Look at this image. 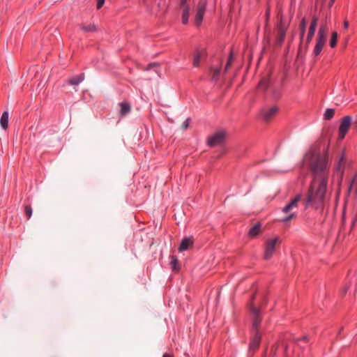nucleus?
<instances>
[{
	"mask_svg": "<svg viewBox=\"0 0 357 357\" xmlns=\"http://www.w3.org/2000/svg\"><path fill=\"white\" fill-rule=\"evenodd\" d=\"M193 245V241L191 238H185L182 240L178 248L179 252H183L190 248Z\"/></svg>",
	"mask_w": 357,
	"mask_h": 357,
	"instance_id": "f8f14e48",
	"label": "nucleus"
},
{
	"mask_svg": "<svg viewBox=\"0 0 357 357\" xmlns=\"http://www.w3.org/2000/svg\"><path fill=\"white\" fill-rule=\"evenodd\" d=\"M170 266L174 271H178L179 269L178 261L175 256L171 257Z\"/></svg>",
	"mask_w": 357,
	"mask_h": 357,
	"instance_id": "4be33fe9",
	"label": "nucleus"
},
{
	"mask_svg": "<svg viewBox=\"0 0 357 357\" xmlns=\"http://www.w3.org/2000/svg\"><path fill=\"white\" fill-rule=\"evenodd\" d=\"M235 59V55L233 53V52H230L229 56L228 58L227 62L226 63L225 68V72H227L229 68L231 67L233 61Z\"/></svg>",
	"mask_w": 357,
	"mask_h": 357,
	"instance_id": "412c9836",
	"label": "nucleus"
},
{
	"mask_svg": "<svg viewBox=\"0 0 357 357\" xmlns=\"http://www.w3.org/2000/svg\"><path fill=\"white\" fill-rule=\"evenodd\" d=\"M357 222V211L356 212L354 216L353 217L352 222H351V226L352 227L355 225L356 222Z\"/></svg>",
	"mask_w": 357,
	"mask_h": 357,
	"instance_id": "f704fd0d",
	"label": "nucleus"
},
{
	"mask_svg": "<svg viewBox=\"0 0 357 357\" xmlns=\"http://www.w3.org/2000/svg\"><path fill=\"white\" fill-rule=\"evenodd\" d=\"M328 31V28L326 22H324L321 25L319 30L318 31L317 43L313 51V54L315 56H317L322 51V49L326 41Z\"/></svg>",
	"mask_w": 357,
	"mask_h": 357,
	"instance_id": "7ed1b4c3",
	"label": "nucleus"
},
{
	"mask_svg": "<svg viewBox=\"0 0 357 357\" xmlns=\"http://www.w3.org/2000/svg\"><path fill=\"white\" fill-rule=\"evenodd\" d=\"M337 41V33L334 31L331 34V38L330 40V46L331 47H335L336 46Z\"/></svg>",
	"mask_w": 357,
	"mask_h": 357,
	"instance_id": "5701e85b",
	"label": "nucleus"
},
{
	"mask_svg": "<svg viewBox=\"0 0 357 357\" xmlns=\"http://www.w3.org/2000/svg\"><path fill=\"white\" fill-rule=\"evenodd\" d=\"M278 110V108L275 106L264 109L262 112L264 119L266 121H271L276 115Z\"/></svg>",
	"mask_w": 357,
	"mask_h": 357,
	"instance_id": "9b49d317",
	"label": "nucleus"
},
{
	"mask_svg": "<svg viewBox=\"0 0 357 357\" xmlns=\"http://www.w3.org/2000/svg\"><path fill=\"white\" fill-rule=\"evenodd\" d=\"M220 73V68L212 69L211 74H212L213 79H215V80L218 79Z\"/></svg>",
	"mask_w": 357,
	"mask_h": 357,
	"instance_id": "a878e982",
	"label": "nucleus"
},
{
	"mask_svg": "<svg viewBox=\"0 0 357 357\" xmlns=\"http://www.w3.org/2000/svg\"><path fill=\"white\" fill-rule=\"evenodd\" d=\"M269 87H271L270 78L268 77H263L258 85L259 90L265 91Z\"/></svg>",
	"mask_w": 357,
	"mask_h": 357,
	"instance_id": "4468645a",
	"label": "nucleus"
},
{
	"mask_svg": "<svg viewBox=\"0 0 357 357\" xmlns=\"http://www.w3.org/2000/svg\"><path fill=\"white\" fill-rule=\"evenodd\" d=\"M347 289H348V287H344V288L342 289V294H346Z\"/></svg>",
	"mask_w": 357,
	"mask_h": 357,
	"instance_id": "ea45409f",
	"label": "nucleus"
},
{
	"mask_svg": "<svg viewBox=\"0 0 357 357\" xmlns=\"http://www.w3.org/2000/svg\"><path fill=\"white\" fill-rule=\"evenodd\" d=\"M261 340V335L259 331H257L253 334V336L250 340L249 351H255L259 347Z\"/></svg>",
	"mask_w": 357,
	"mask_h": 357,
	"instance_id": "9d476101",
	"label": "nucleus"
},
{
	"mask_svg": "<svg viewBox=\"0 0 357 357\" xmlns=\"http://www.w3.org/2000/svg\"><path fill=\"white\" fill-rule=\"evenodd\" d=\"M120 107H121V114L123 116L128 114L130 111V106L129 104H128L126 102L120 103Z\"/></svg>",
	"mask_w": 357,
	"mask_h": 357,
	"instance_id": "aec40b11",
	"label": "nucleus"
},
{
	"mask_svg": "<svg viewBox=\"0 0 357 357\" xmlns=\"http://www.w3.org/2000/svg\"><path fill=\"white\" fill-rule=\"evenodd\" d=\"M287 29V25L281 21L278 27V34L276 37V43L278 45H280L282 43L286 35Z\"/></svg>",
	"mask_w": 357,
	"mask_h": 357,
	"instance_id": "1a4fd4ad",
	"label": "nucleus"
},
{
	"mask_svg": "<svg viewBox=\"0 0 357 357\" xmlns=\"http://www.w3.org/2000/svg\"><path fill=\"white\" fill-rule=\"evenodd\" d=\"M159 66V63H150L149 64V66H147V68H146V70H150L154 67H158Z\"/></svg>",
	"mask_w": 357,
	"mask_h": 357,
	"instance_id": "473e14b6",
	"label": "nucleus"
},
{
	"mask_svg": "<svg viewBox=\"0 0 357 357\" xmlns=\"http://www.w3.org/2000/svg\"><path fill=\"white\" fill-rule=\"evenodd\" d=\"M301 340H307V336H306V335H305V336H303V337L301 338Z\"/></svg>",
	"mask_w": 357,
	"mask_h": 357,
	"instance_id": "79ce46f5",
	"label": "nucleus"
},
{
	"mask_svg": "<svg viewBox=\"0 0 357 357\" xmlns=\"http://www.w3.org/2000/svg\"><path fill=\"white\" fill-rule=\"evenodd\" d=\"M105 0H97V8L100 9L104 4Z\"/></svg>",
	"mask_w": 357,
	"mask_h": 357,
	"instance_id": "72a5a7b5",
	"label": "nucleus"
},
{
	"mask_svg": "<svg viewBox=\"0 0 357 357\" xmlns=\"http://www.w3.org/2000/svg\"><path fill=\"white\" fill-rule=\"evenodd\" d=\"M317 20H318L317 17H313L312 21L310 24V29L316 31Z\"/></svg>",
	"mask_w": 357,
	"mask_h": 357,
	"instance_id": "7c9ffc66",
	"label": "nucleus"
},
{
	"mask_svg": "<svg viewBox=\"0 0 357 357\" xmlns=\"http://www.w3.org/2000/svg\"><path fill=\"white\" fill-rule=\"evenodd\" d=\"M207 6V0H199L195 15V23L197 26H199L203 20V16L205 13Z\"/></svg>",
	"mask_w": 357,
	"mask_h": 357,
	"instance_id": "0eeeda50",
	"label": "nucleus"
},
{
	"mask_svg": "<svg viewBox=\"0 0 357 357\" xmlns=\"http://www.w3.org/2000/svg\"><path fill=\"white\" fill-rule=\"evenodd\" d=\"M183 8V13H182V23L183 24H186L188 22V18L190 15V6H181Z\"/></svg>",
	"mask_w": 357,
	"mask_h": 357,
	"instance_id": "dca6fc26",
	"label": "nucleus"
},
{
	"mask_svg": "<svg viewBox=\"0 0 357 357\" xmlns=\"http://www.w3.org/2000/svg\"><path fill=\"white\" fill-rule=\"evenodd\" d=\"M300 27H301V38L302 39L303 36H304V34H305V27H306V22H305V20L304 19L301 21V23L300 24Z\"/></svg>",
	"mask_w": 357,
	"mask_h": 357,
	"instance_id": "cd10ccee",
	"label": "nucleus"
},
{
	"mask_svg": "<svg viewBox=\"0 0 357 357\" xmlns=\"http://www.w3.org/2000/svg\"><path fill=\"white\" fill-rule=\"evenodd\" d=\"M261 231V224H256L249 231V236L251 237L257 236Z\"/></svg>",
	"mask_w": 357,
	"mask_h": 357,
	"instance_id": "a211bd4d",
	"label": "nucleus"
},
{
	"mask_svg": "<svg viewBox=\"0 0 357 357\" xmlns=\"http://www.w3.org/2000/svg\"><path fill=\"white\" fill-rule=\"evenodd\" d=\"M348 26H349V22H348V21H347V20H345V21L344 22V29H347V28H348Z\"/></svg>",
	"mask_w": 357,
	"mask_h": 357,
	"instance_id": "4c0bfd02",
	"label": "nucleus"
},
{
	"mask_svg": "<svg viewBox=\"0 0 357 357\" xmlns=\"http://www.w3.org/2000/svg\"><path fill=\"white\" fill-rule=\"evenodd\" d=\"M280 243L279 237H274L267 240L265 244L264 259L268 260L272 257L276 248L280 245Z\"/></svg>",
	"mask_w": 357,
	"mask_h": 357,
	"instance_id": "20e7f679",
	"label": "nucleus"
},
{
	"mask_svg": "<svg viewBox=\"0 0 357 357\" xmlns=\"http://www.w3.org/2000/svg\"><path fill=\"white\" fill-rule=\"evenodd\" d=\"M226 136L227 133L225 131H218L208 138V146H215L222 144L225 141Z\"/></svg>",
	"mask_w": 357,
	"mask_h": 357,
	"instance_id": "39448f33",
	"label": "nucleus"
},
{
	"mask_svg": "<svg viewBox=\"0 0 357 357\" xmlns=\"http://www.w3.org/2000/svg\"><path fill=\"white\" fill-rule=\"evenodd\" d=\"M352 118L351 116H344L341 121L339 128V138L342 139L344 138L350 126L352 124Z\"/></svg>",
	"mask_w": 357,
	"mask_h": 357,
	"instance_id": "423d86ee",
	"label": "nucleus"
},
{
	"mask_svg": "<svg viewBox=\"0 0 357 357\" xmlns=\"http://www.w3.org/2000/svg\"><path fill=\"white\" fill-rule=\"evenodd\" d=\"M301 195H297L287 205L282 209V213L285 215L280 219V221L287 223L297 216V210L298 203L301 200Z\"/></svg>",
	"mask_w": 357,
	"mask_h": 357,
	"instance_id": "f03ea898",
	"label": "nucleus"
},
{
	"mask_svg": "<svg viewBox=\"0 0 357 357\" xmlns=\"http://www.w3.org/2000/svg\"><path fill=\"white\" fill-rule=\"evenodd\" d=\"M314 33H315L314 30H312V29H309V31H308V34H307V40H306L307 45H308L310 43L312 38H313V36L314 35Z\"/></svg>",
	"mask_w": 357,
	"mask_h": 357,
	"instance_id": "c85d7f7f",
	"label": "nucleus"
},
{
	"mask_svg": "<svg viewBox=\"0 0 357 357\" xmlns=\"http://www.w3.org/2000/svg\"><path fill=\"white\" fill-rule=\"evenodd\" d=\"M349 191H353L357 195V173L354 175L351 181Z\"/></svg>",
	"mask_w": 357,
	"mask_h": 357,
	"instance_id": "6ab92c4d",
	"label": "nucleus"
},
{
	"mask_svg": "<svg viewBox=\"0 0 357 357\" xmlns=\"http://www.w3.org/2000/svg\"><path fill=\"white\" fill-rule=\"evenodd\" d=\"M189 127V119H186L181 125L183 130L187 129Z\"/></svg>",
	"mask_w": 357,
	"mask_h": 357,
	"instance_id": "2f4dec72",
	"label": "nucleus"
},
{
	"mask_svg": "<svg viewBox=\"0 0 357 357\" xmlns=\"http://www.w3.org/2000/svg\"><path fill=\"white\" fill-rule=\"evenodd\" d=\"M24 212L26 215L27 216V218L29 219L32 215V208L31 207V206H25Z\"/></svg>",
	"mask_w": 357,
	"mask_h": 357,
	"instance_id": "c756f323",
	"label": "nucleus"
},
{
	"mask_svg": "<svg viewBox=\"0 0 357 357\" xmlns=\"http://www.w3.org/2000/svg\"><path fill=\"white\" fill-rule=\"evenodd\" d=\"M84 75L82 73L77 76L73 77L70 78L68 80V83L70 85L75 86H77L79 83H81L84 80Z\"/></svg>",
	"mask_w": 357,
	"mask_h": 357,
	"instance_id": "2eb2a0df",
	"label": "nucleus"
},
{
	"mask_svg": "<svg viewBox=\"0 0 357 357\" xmlns=\"http://www.w3.org/2000/svg\"><path fill=\"white\" fill-rule=\"evenodd\" d=\"M250 310L253 316L252 328L255 333V332L259 331V327L261 323V318L259 317L260 312L259 310L257 307L254 306L252 303L250 304Z\"/></svg>",
	"mask_w": 357,
	"mask_h": 357,
	"instance_id": "6e6552de",
	"label": "nucleus"
},
{
	"mask_svg": "<svg viewBox=\"0 0 357 357\" xmlns=\"http://www.w3.org/2000/svg\"><path fill=\"white\" fill-rule=\"evenodd\" d=\"M278 3L280 2V0H276Z\"/></svg>",
	"mask_w": 357,
	"mask_h": 357,
	"instance_id": "37998d69",
	"label": "nucleus"
},
{
	"mask_svg": "<svg viewBox=\"0 0 357 357\" xmlns=\"http://www.w3.org/2000/svg\"><path fill=\"white\" fill-rule=\"evenodd\" d=\"M0 124L3 129L6 130L8 126V113L4 112L0 119Z\"/></svg>",
	"mask_w": 357,
	"mask_h": 357,
	"instance_id": "f3484780",
	"label": "nucleus"
},
{
	"mask_svg": "<svg viewBox=\"0 0 357 357\" xmlns=\"http://www.w3.org/2000/svg\"><path fill=\"white\" fill-rule=\"evenodd\" d=\"M328 151L321 153L315 146L305 155L304 162L309 167L312 181L303 204L305 208L312 207L324 212L328 201V182L330 167Z\"/></svg>",
	"mask_w": 357,
	"mask_h": 357,
	"instance_id": "f257e3e1",
	"label": "nucleus"
},
{
	"mask_svg": "<svg viewBox=\"0 0 357 357\" xmlns=\"http://www.w3.org/2000/svg\"><path fill=\"white\" fill-rule=\"evenodd\" d=\"M346 165V159L344 156V153H343L340 156L337 165L335 167V170L337 173L340 174V176H342L344 169Z\"/></svg>",
	"mask_w": 357,
	"mask_h": 357,
	"instance_id": "ddd939ff",
	"label": "nucleus"
},
{
	"mask_svg": "<svg viewBox=\"0 0 357 357\" xmlns=\"http://www.w3.org/2000/svg\"><path fill=\"white\" fill-rule=\"evenodd\" d=\"M334 114H335V109L328 108L325 111L324 119L326 120H330L333 117Z\"/></svg>",
	"mask_w": 357,
	"mask_h": 357,
	"instance_id": "b1692460",
	"label": "nucleus"
},
{
	"mask_svg": "<svg viewBox=\"0 0 357 357\" xmlns=\"http://www.w3.org/2000/svg\"><path fill=\"white\" fill-rule=\"evenodd\" d=\"M187 1H188V0H181V6H189V5L187 3Z\"/></svg>",
	"mask_w": 357,
	"mask_h": 357,
	"instance_id": "e433bc0d",
	"label": "nucleus"
},
{
	"mask_svg": "<svg viewBox=\"0 0 357 357\" xmlns=\"http://www.w3.org/2000/svg\"><path fill=\"white\" fill-rule=\"evenodd\" d=\"M201 53L197 52L193 59V66L197 67L200 63Z\"/></svg>",
	"mask_w": 357,
	"mask_h": 357,
	"instance_id": "393cba45",
	"label": "nucleus"
},
{
	"mask_svg": "<svg viewBox=\"0 0 357 357\" xmlns=\"http://www.w3.org/2000/svg\"><path fill=\"white\" fill-rule=\"evenodd\" d=\"M335 0H330L329 1V3H328V6L329 7H331L332 5L333 4V3L335 2Z\"/></svg>",
	"mask_w": 357,
	"mask_h": 357,
	"instance_id": "58836bf2",
	"label": "nucleus"
},
{
	"mask_svg": "<svg viewBox=\"0 0 357 357\" xmlns=\"http://www.w3.org/2000/svg\"><path fill=\"white\" fill-rule=\"evenodd\" d=\"M351 123L354 128L357 129V115L356 116L354 120L352 121Z\"/></svg>",
	"mask_w": 357,
	"mask_h": 357,
	"instance_id": "c9c22d12",
	"label": "nucleus"
},
{
	"mask_svg": "<svg viewBox=\"0 0 357 357\" xmlns=\"http://www.w3.org/2000/svg\"><path fill=\"white\" fill-rule=\"evenodd\" d=\"M162 357H172V356L169 354H163Z\"/></svg>",
	"mask_w": 357,
	"mask_h": 357,
	"instance_id": "a19ab883",
	"label": "nucleus"
},
{
	"mask_svg": "<svg viewBox=\"0 0 357 357\" xmlns=\"http://www.w3.org/2000/svg\"><path fill=\"white\" fill-rule=\"evenodd\" d=\"M82 29L84 31H86V32H91V31H94L96 30V26L94 24H89V25H86V26H83L82 27Z\"/></svg>",
	"mask_w": 357,
	"mask_h": 357,
	"instance_id": "bb28decb",
	"label": "nucleus"
}]
</instances>
